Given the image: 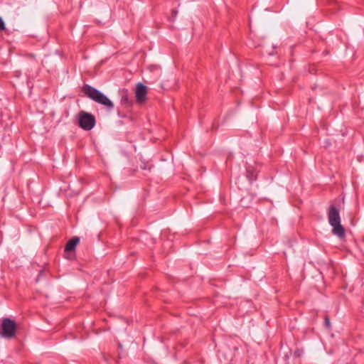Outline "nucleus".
<instances>
[{"label": "nucleus", "mask_w": 364, "mask_h": 364, "mask_svg": "<svg viewBox=\"0 0 364 364\" xmlns=\"http://www.w3.org/2000/svg\"><path fill=\"white\" fill-rule=\"evenodd\" d=\"M6 29L5 23L2 19V18L0 16V30L3 31Z\"/></svg>", "instance_id": "9b49d317"}, {"label": "nucleus", "mask_w": 364, "mask_h": 364, "mask_svg": "<svg viewBox=\"0 0 364 364\" xmlns=\"http://www.w3.org/2000/svg\"><path fill=\"white\" fill-rule=\"evenodd\" d=\"M328 223L332 226V233L339 238L346 235L345 229L341 223L339 210L335 205H331L328 212Z\"/></svg>", "instance_id": "f03ea898"}, {"label": "nucleus", "mask_w": 364, "mask_h": 364, "mask_svg": "<svg viewBox=\"0 0 364 364\" xmlns=\"http://www.w3.org/2000/svg\"><path fill=\"white\" fill-rule=\"evenodd\" d=\"M246 176L250 182H252L253 181L257 179V171L253 166L247 167Z\"/></svg>", "instance_id": "0eeeda50"}, {"label": "nucleus", "mask_w": 364, "mask_h": 364, "mask_svg": "<svg viewBox=\"0 0 364 364\" xmlns=\"http://www.w3.org/2000/svg\"><path fill=\"white\" fill-rule=\"evenodd\" d=\"M268 54H269V55H273V54H274V53H273V52H269Z\"/></svg>", "instance_id": "ddd939ff"}, {"label": "nucleus", "mask_w": 364, "mask_h": 364, "mask_svg": "<svg viewBox=\"0 0 364 364\" xmlns=\"http://www.w3.org/2000/svg\"><path fill=\"white\" fill-rule=\"evenodd\" d=\"M324 324L326 328H331V322H330V319L328 316H326V317L324 318Z\"/></svg>", "instance_id": "9d476101"}, {"label": "nucleus", "mask_w": 364, "mask_h": 364, "mask_svg": "<svg viewBox=\"0 0 364 364\" xmlns=\"http://www.w3.org/2000/svg\"><path fill=\"white\" fill-rule=\"evenodd\" d=\"M172 14H173V16H176L177 11L176 10H173Z\"/></svg>", "instance_id": "f8f14e48"}, {"label": "nucleus", "mask_w": 364, "mask_h": 364, "mask_svg": "<svg viewBox=\"0 0 364 364\" xmlns=\"http://www.w3.org/2000/svg\"><path fill=\"white\" fill-rule=\"evenodd\" d=\"M80 242V238L77 237H74L71 240H70L65 247V252H71L75 250L76 246Z\"/></svg>", "instance_id": "423d86ee"}, {"label": "nucleus", "mask_w": 364, "mask_h": 364, "mask_svg": "<svg viewBox=\"0 0 364 364\" xmlns=\"http://www.w3.org/2000/svg\"><path fill=\"white\" fill-rule=\"evenodd\" d=\"M82 92L90 99L106 107L109 110L114 108L113 102L102 92L91 85L85 84L82 87Z\"/></svg>", "instance_id": "f257e3e1"}, {"label": "nucleus", "mask_w": 364, "mask_h": 364, "mask_svg": "<svg viewBox=\"0 0 364 364\" xmlns=\"http://www.w3.org/2000/svg\"><path fill=\"white\" fill-rule=\"evenodd\" d=\"M141 168H143V169H146V166H144L143 167L141 166Z\"/></svg>", "instance_id": "4468645a"}, {"label": "nucleus", "mask_w": 364, "mask_h": 364, "mask_svg": "<svg viewBox=\"0 0 364 364\" xmlns=\"http://www.w3.org/2000/svg\"><path fill=\"white\" fill-rule=\"evenodd\" d=\"M253 196L250 194L242 197L240 200V205L243 208H249L252 203Z\"/></svg>", "instance_id": "6e6552de"}, {"label": "nucleus", "mask_w": 364, "mask_h": 364, "mask_svg": "<svg viewBox=\"0 0 364 364\" xmlns=\"http://www.w3.org/2000/svg\"><path fill=\"white\" fill-rule=\"evenodd\" d=\"M16 323L9 318H3L0 325V336L4 338H13L16 333Z\"/></svg>", "instance_id": "7ed1b4c3"}, {"label": "nucleus", "mask_w": 364, "mask_h": 364, "mask_svg": "<svg viewBox=\"0 0 364 364\" xmlns=\"http://www.w3.org/2000/svg\"><path fill=\"white\" fill-rule=\"evenodd\" d=\"M147 94V87L142 83H138L136 87V100L139 103H142L146 100Z\"/></svg>", "instance_id": "39448f33"}, {"label": "nucleus", "mask_w": 364, "mask_h": 364, "mask_svg": "<svg viewBox=\"0 0 364 364\" xmlns=\"http://www.w3.org/2000/svg\"><path fill=\"white\" fill-rule=\"evenodd\" d=\"M78 123L82 129L90 131L95 127L96 120L92 114L82 111L79 114Z\"/></svg>", "instance_id": "20e7f679"}, {"label": "nucleus", "mask_w": 364, "mask_h": 364, "mask_svg": "<svg viewBox=\"0 0 364 364\" xmlns=\"http://www.w3.org/2000/svg\"><path fill=\"white\" fill-rule=\"evenodd\" d=\"M120 101L121 104L126 107H129L132 104L127 95H122Z\"/></svg>", "instance_id": "1a4fd4ad"}]
</instances>
